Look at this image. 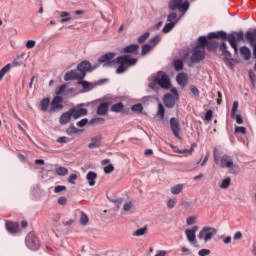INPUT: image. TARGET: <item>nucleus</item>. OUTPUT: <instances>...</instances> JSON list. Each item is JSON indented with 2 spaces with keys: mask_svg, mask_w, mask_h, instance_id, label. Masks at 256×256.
<instances>
[{
  "mask_svg": "<svg viewBox=\"0 0 256 256\" xmlns=\"http://www.w3.org/2000/svg\"><path fill=\"white\" fill-rule=\"evenodd\" d=\"M98 63H103V67H115L116 65H119L116 69V73L121 75L125 73L129 67L136 65L137 60L129 55H122L115 59V53L108 52L98 58Z\"/></svg>",
  "mask_w": 256,
  "mask_h": 256,
  "instance_id": "1",
  "label": "nucleus"
},
{
  "mask_svg": "<svg viewBox=\"0 0 256 256\" xmlns=\"http://www.w3.org/2000/svg\"><path fill=\"white\" fill-rule=\"evenodd\" d=\"M217 39H227V41L230 44V47L234 50V53H237L239 51L237 43L243 41L245 39V34L243 31L240 32H232L230 34H227L225 31H218L216 32Z\"/></svg>",
  "mask_w": 256,
  "mask_h": 256,
  "instance_id": "2",
  "label": "nucleus"
},
{
  "mask_svg": "<svg viewBox=\"0 0 256 256\" xmlns=\"http://www.w3.org/2000/svg\"><path fill=\"white\" fill-rule=\"evenodd\" d=\"M171 93H167L163 97V103L167 109H173L177 101H179V92L177 88H171Z\"/></svg>",
  "mask_w": 256,
  "mask_h": 256,
  "instance_id": "3",
  "label": "nucleus"
},
{
  "mask_svg": "<svg viewBox=\"0 0 256 256\" xmlns=\"http://www.w3.org/2000/svg\"><path fill=\"white\" fill-rule=\"evenodd\" d=\"M168 7L170 11H177L178 9V11L182 13L183 17V15H185L187 11H189V2L185 1L183 3V0H171L168 4Z\"/></svg>",
  "mask_w": 256,
  "mask_h": 256,
  "instance_id": "4",
  "label": "nucleus"
},
{
  "mask_svg": "<svg viewBox=\"0 0 256 256\" xmlns=\"http://www.w3.org/2000/svg\"><path fill=\"white\" fill-rule=\"evenodd\" d=\"M220 167L222 169H230L231 173H239V165L233 163V158L227 154L220 159Z\"/></svg>",
  "mask_w": 256,
  "mask_h": 256,
  "instance_id": "5",
  "label": "nucleus"
},
{
  "mask_svg": "<svg viewBox=\"0 0 256 256\" xmlns=\"http://www.w3.org/2000/svg\"><path fill=\"white\" fill-rule=\"evenodd\" d=\"M215 235H217V229L205 226L199 232L198 239H200V241H204V243H209V241H211Z\"/></svg>",
  "mask_w": 256,
  "mask_h": 256,
  "instance_id": "6",
  "label": "nucleus"
},
{
  "mask_svg": "<svg viewBox=\"0 0 256 256\" xmlns=\"http://www.w3.org/2000/svg\"><path fill=\"white\" fill-rule=\"evenodd\" d=\"M219 50L222 52L223 61L227 67L233 69V62L231 61V52L227 50V43L222 42L219 46Z\"/></svg>",
  "mask_w": 256,
  "mask_h": 256,
  "instance_id": "7",
  "label": "nucleus"
},
{
  "mask_svg": "<svg viewBox=\"0 0 256 256\" xmlns=\"http://www.w3.org/2000/svg\"><path fill=\"white\" fill-rule=\"evenodd\" d=\"M156 81L162 89H169V87H171V80H169V76L164 72H158L156 75Z\"/></svg>",
  "mask_w": 256,
  "mask_h": 256,
  "instance_id": "8",
  "label": "nucleus"
},
{
  "mask_svg": "<svg viewBox=\"0 0 256 256\" xmlns=\"http://www.w3.org/2000/svg\"><path fill=\"white\" fill-rule=\"evenodd\" d=\"M203 59H205V49L201 48V46L195 47L190 57L191 63H200Z\"/></svg>",
  "mask_w": 256,
  "mask_h": 256,
  "instance_id": "9",
  "label": "nucleus"
},
{
  "mask_svg": "<svg viewBox=\"0 0 256 256\" xmlns=\"http://www.w3.org/2000/svg\"><path fill=\"white\" fill-rule=\"evenodd\" d=\"M26 246L28 247V249H31L32 251L39 250V238H37V236H35L34 234H28L26 236Z\"/></svg>",
  "mask_w": 256,
  "mask_h": 256,
  "instance_id": "10",
  "label": "nucleus"
},
{
  "mask_svg": "<svg viewBox=\"0 0 256 256\" xmlns=\"http://www.w3.org/2000/svg\"><path fill=\"white\" fill-rule=\"evenodd\" d=\"M170 129L173 133V135L177 139H181L180 133H181V124L179 123V119L172 117L170 119Z\"/></svg>",
  "mask_w": 256,
  "mask_h": 256,
  "instance_id": "11",
  "label": "nucleus"
},
{
  "mask_svg": "<svg viewBox=\"0 0 256 256\" xmlns=\"http://www.w3.org/2000/svg\"><path fill=\"white\" fill-rule=\"evenodd\" d=\"M199 231V226H193L192 229H186L185 235L189 243H197L196 233Z\"/></svg>",
  "mask_w": 256,
  "mask_h": 256,
  "instance_id": "12",
  "label": "nucleus"
},
{
  "mask_svg": "<svg viewBox=\"0 0 256 256\" xmlns=\"http://www.w3.org/2000/svg\"><path fill=\"white\" fill-rule=\"evenodd\" d=\"M63 98L61 96H55L51 102L50 113L54 111H61L63 109Z\"/></svg>",
  "mask_w": 256,
  "mask_h": 256,
  "instance_id": "13",
  "label": "nucleus"
},
{
  "mask_svg": "<svg viewBox=\"0 0 256 256\" xmlns=\"http://www.w3.org/2000/svg\"><path fill=\"white\" fill-rule=\"evenodd\" d=\"M246 39L253 47V58L256 59V30L254 32L248 31L245 34Z\"/></svg>",
  "mask_w": 256,
  "mask_h": 256,
  "instance_id": "14",
  "label": "nucleus"
},
{
  "mask_svg": "<svg viewBox=\"0 0 256 256\" xmlns=\"http://www.w3.org/2000/svg\"><path fill=\"white\" fill-rule=\"evenodd\" d=\"M73 91H75L73 88H69L68 84H62L61 86L57 87L55 89V93L56 95H71V93H73Z\"/></svg>",
  "mask_w": 256,
  "mask_h": 256,
  "instance_id": "15",
  "label": "nucleus"
},
{
  "mask_svg": "<svg viewBox=\"0 0 256 256\" xmlns=\"http://www.w3.org/2000/svg\"><path fill=\"white\" fill-rule=\"evenodd\" d=\"M78 71H80V75L82 77V79H84L87 71H92L93 69H91V63H89V61H83L80 64H78L77 66Z\"/></svg>",
  "mask_w": 256,
  "mask_h": 256,
  "instance_id": "16",
  "label": "nucleus"
},
{
  "mask_svg": "<svg viewBox=\"0 0 256 256\" xmlns=\"http://www.w3.org/2000/svg\"><path fill=\"white\" fill-rule=\"evenodd\" d=\"M198 41L200 43V49H205V47H207V49L211 50L216 47L215 43L209 42L207 40V37H205V36H200Z\"/></svg>",
  "mask_w": 256,
  "mask_h": 256,
  "instance_id": "17",
  "label": "nucleus"
},
{
  "mask_svg": "<svg viewBox=\"0 0 256 256\" xmlns=\"http://www.w3.org/2000/svg\"><path fill=\"white\" fill-rule=\"evenodd\" d=\"M6 229L11 235H15L19 231V224L16 222L6 221Z\"/></svg>",
  "mask_w": 256,
  "mask_h": 256,
  "instance_id": "18",
  "label": "nucleus"
},
{
  "mask_svg": "<svg viewBox=\"0 0 256 256\" xmlns=\"http://www.w3.org/2000/svg\"><path fill=\"white\" fill-rule=\"evenodd\" d=\"M73 79H83L81 74L75 70L67 72L64 76V81H73Z\"/></svg>",
  "mask_w": 256,
  "mask_h": 256,
  "instance_id": "19",
  "label": "nucleus"
},
{
  "mask_svg": "<svg viewBox=\"0 0 256 256\" xmlns=\"http://www.w3.org/2000/svg\"><path fill=\"white\" fill-rule=\"evenodd\" d=\"M176 81L178 85H181V87H185L189 81V78L187 77V74H185V72H181L176 76Z\"/></svg>",
  "mask_w": 256,
  "mask_h": 256,
  "instance_id": "20",
  "label": "nucleus"
},
{
  "mask_svg": "<svg viewBox=\"0 0 256 256\" xmlns=\"http://www.w3.org/2000/svg\"><path fill=\"white\" fill-rule=\"evenodd\" d=\"M70 112L72 113V117L74 119H79V117H85V115H87L86 108L73 109Z\"/></svg>",
  "mask_w": 256,
  "mask_h": 256,
  "instance_id": "21",
  "label": "nucleus"
},
{
  "mask_svg": "<svg viewBox=\"0 0 256 256\" xmlns=\"http://www.w3.org/2000/svg\"><path fill=\"white\" fill-rule=\"evenodd\" d=\"M240 55H242L244 61H249L251 59V50L247 46H242L240 47Z\"/></svg>",
  "mask_w": 256,
  "mask_h": 256,
  "instance_id": "22",
  "label": "nucleus"
},
{
  "mask_svg": "<svg viewBox=\"0 0 256 256\" xmlns=\"http://www.w3.org/2000/svg\"><path fill=\"white\" fill-rule=\"evenodd\" d=\"M108 111H109V102H102L97 108L98 115H106Z\"/></svg>",
  "mask_w": 256,
  "mask_h": 256,
  "instance_id": "23",
  "label": "nucleus"
},
{
  "mask_svg": "<svg viewBox=\"0 0 256 256\" xmlns=\"http://www.w3.org/2000/svg\"><path fill=\"white\" fill-rule=\"evenodd\" d=\"M71 117H73V114L71 111L63 113L60 117V125H67V123L71 121Z\"/></svg>",
  "mask_w": 256,
  "mask_h": 256,
  "instance_id": "24",
  "label": "nucleus"
},
{
  "mask_svg": "<svg viewBox=\"0 0 256 256\" xmlns=\"http://www.w3.org/2000/svg\"><path fill=\"white\" fill-rule=\"evenodd\" d=\"M88 147L89 149H97V147H101V136L93 137Z\"/></svg>",
  "mask_w": 256,
  "mask_h": 256,
  "instance_id": "25",
  "label": "nucleus"
},
{
  "mask_svg": "<svg viewBox=\"0 0 256 256\" xmlns=\"http://www.w3.org/2000/svg\"><path fill=\"white\" fill-rule=\"evenodd\" d=\"M86 179L90 187H93V185H95V179H97V173L93 171L88 172L86 175Z\"/></svg>",
  "mask_w": 256,
  "mask_h": 256,
  "instance_id": "26",
  "label": "nucleus"
},
{
  "mask_svg": "<svg viewBox=\"0 0 256 256\" xmlns=\"http://www.w3.org/2000/svg\"><path fill=\"white\" fill-rule=\"evenodd\" d=\"M167 21L168 23H175L176 25V23H179V21H181V16L177 17V13L172 12L168 15Z\"/></svg>",
  "mask_w": 256,
  "mask_h": 256,
  "instance_id": "27",
  "label": "nucleus"
},
{
  "mask_svg": "<svg viewBox=\"0 0 256 256\" xmlns=\"http://www.w3.org/2000/svg\"><path fill=\"white\" fill-rule=\"evenodd\" d=\"M137 49H139V45L131 44V45L123 48L122 53H135V51H137Z\"/></svg>",
  "mask_w": 256,
  "mask_h": 256,
  "instance_id": "28",
  "label": "nucleus"
},
{
  "mask_svg": "<svg viewBox=\"0 0 256 256\" xmlns=\"http://www.w3.org/2000/svg\"><path fill=\"white\" fill-rule=\"evenodd\" d=\"M183 187H184L183 184H177L171 187L170 192L172 193V195H179V193L183 191Z\"/></svg>",
  "mask_w": 256,
  "mask_h": 256,
  "instance_id": "29",
  "label": "nucleus"
},
{
  "mask_svg": "<svg viewBox=\"0 0 256 256\" xmlns=\"http://www.w3.org/2000/svg\"><path fill=\"white\" fill-rule=\"evenodd\" d=\"M49 103H51V100H49V98L42 99L40 102V110H42L43 112L47 111V109H49Z\"/></svg>",
  "mask_w": 256,
  "mask_h": 256,
  "instance_id": "30",
  "label": "nucleus"
},
{
  "mask_svg": "<svg viewBox=\"0 0 256 256\" xmlns=\"http://www.w3.org/2000/svg\"><path fill=\"white\" fill-rule=\"evenodd\" d=\"M11 71V64L5 65L1 70H0V81H3V77L7 75Z\"/></svg>",
  "mask_w": 256,
  "mask_h": 256,
  "instance_id": "31",
  "label": "nucleus"
},
{
  "mask_svg": "<svg viewBox=\"0 0 256 256\" xmlns=\"http://www.w3.org/2000/svg\"><path fill=\"white\" fill-rule=\"evenodd\" d=\"M151 47H155L161 43V35L157 34L149 40Z\"/></svg>",
  "mask_w": 256,
  "mask_h": 256,
  "instance_id": "32",
  "label": "nucleus"
},
{
  "mask_svg": "<svg viewBox=\"0 0 256 256\" xmlns=\"http://www.w3.org/2000/svg\"><path fill=\"white\" fill-rule=\"evenodd\" d=\"M111 111H112L113 113H121V111H123V103L118 102V103H116V104H113V105L111 106Z\"/></svg>",
  "mask_w": 256,
  "mask_h": 256,
  "instance_id": "33",
  "label": "nucleus"
},
{
  "mask_svg": "<svg viewBox=\"0 0 256 256\" xmlns=\"http://www.w3.org/2000/svg\"><path fill=\"white\" fill-rule=\"evenodd\" d=\"M55 171H56V174L59 175V177H65V175L69 173V170L63 166L56 168Z\"/></svg>",
  "mask_w": 256,
  "mask_h": 256,
  "instance_id": "34",
  "label": "nucleus"
},
{
  "mask_svg": "<svg viewBox=\"0 0 256 256\" xmlns=\"http://www.w3.org/2000/svg\"><path fill=\"white\" fill-rule=\"evenodd\" d=\"M175 71H183V60L177 59L173 62Z\"/></svg>",
  "mask_w": 256,
  "mask_h": 256,
  "instance_id": "35",
  "label": "nucleus"
},
{
  "mask_svg": "<svg viewBox=\"0 0 256 256\" xmlns=\"http://www.w3.org/2000/svg\"><path fill=\"white\" fill-rule=\"evenodd\" d=\"M157 117H159V119H165V108L161 103L158 104Z\"/></svg>",
  "mask_w": 256,
  "mask_h": 256,
  "instance_id": "36",
  "label": "nucleus"
},
{
  "mask_svg": "<svg viewBox=\"0 0 256 256\" xmlns=\"http://www.w3.org/2000/svg\"><path fill=\"white\" fill-rule=\"evenodd\" d=\"M145 233H147V226L142 227L140 229H137L134 233L133 236L134 237H143V235H145Z\"/></svg>",
  "mask_w": 256,
  "mask_h": 256,
  "instance_id": "37",
  "label": "nucleus"
},
{
  "mask_svg": "<svg viewBox=\"0 0 256 256\" xmlns=\"http://www.w3.org/2000/svg\"><path fill=\"white\" fill-rule=\"evenodd\" d=\"M80 223L81 225L84 226L87 225V223H89V217L83 211L80 212Z\"/></svg>",
  "mask_w": 256,
  "mask_h": 256,
  "instance_id": "38",
  "label": "nucleus"
},
{
  "mask_svg": "<svg viewBox=\"0 0 256 256\" xmlns=\"http://www.w3.org/2000/svg\"><path fill=\"white\" fill-rule=\"evenodd\" d=\"M134 209H135V205L131 201L126 202L123 206V211H126V212L133 211Z\"/></svg>",
  "mask_w": 256,
  "mask_h": 256,
  "instance_id": "39",
  "label": "nucleus"
},
{
  "mask_svg": "<svg viewBox=\"0 0 256 256\" xmlns=\"http://www.w3.org/2000/svg\"><path fill=\"white\" fill-rule=\"evenodd\" d=\"M152 79V82L149 83V87L150 89H153L154 91L157 89V87L159 86V83H157V77L156 76H152L150 78V80Z\"/></svg>",
  "mask_w": 256,
  "mask_h": 256,
  "instance_id": "40",
  "label": "nucleus"
},
{
  "mask_svg": "<svg viewBox=\"0 0 256 256\" xmlns=\"http://www.w3.org/2000/svg\"><path fill=\"white\" fill-rule=\"evenodd\" d=\"M175 22H169L167 24H165L164 28H163V33H169V31H171L173 29V27H175Z\"/></svg>",
  "mask_w": 256,
  "mask_h": 256,
  "instance_id": "41",
  "label": "nucleus"
},
{
  "mask_svg": "<svg viewBox=\"0 0 256 256\" xmlns=\"http://www.w3.org/2000/svg\"><path fill=\"white\" fill-rule=\"evenodd\" d=\"M237 109H239V102L235 101V102H233L232 111H231L232 119H235V115L237 113Z\"/></svg>",
  "mask_w": 256,
  "mask_h": 256,
  "instance_id": "42",
  "label": "nucleus"
},
{
  "mask_svg": "<svg viewBox=\"0 0 256 256\" xmlns=\"http://www.w3.org/2000/svg\"><path fill=\"white\" fill-rule=\"evenodd\" d=\"M229 185H231V178H226L222 181L220 187L221 189H228Z\"/></svg>",
  "mask_w": 256,
  "mask_h": 256,
  "instance_id": "43",
  "label": "nucleus"
},
{
  "mask_svg": "<svg viewBox=\"0 0 256 256\" xmlns=\"http://www.w3.org/2000/svg\"><path fill=\"white\" fill-rule=\"evenodd\" d=\"M177 205V198H170L167 202L168 209H173Z\"/></svg>",
  "mask_w": 256,
  "mask_h": 256,
  "instance_id": "44",
  "label": "nucleus"
},
{
  "mask_svg": "<svg viewBox=\"0 0 256 256\" xmlns=\"http://www.w3.org/2000/svg\"><path fill=\"white\" fill-rule=\"evenodd\" d=\"M66 132L68 133V135H75V133H79V130L74 125H70Z\"/></svg>",
  "mask_w": 256,
  "mask_h": 256,
  "instance_id": "45",
  "label": "nucleus"
},
{
  "mask_svg": "<svg viewBox=\"0 0 256 256\" xmlns=\"http://www.w3.org/2000/svg\"><path fill=\"white\" fill-rule=\"evenodd\" d=\"M171 149L174 153H180L181 155L187 153V149H179V147L171 145Z\"/></svg>",
  "mask_w": 256,
  "mask_h": 256,
  "instance_id": "46",
  "label": "nucleus"
},
{
  "mask_svg": "<svg viewBox=\"0 0 256 256\" xmlns=\"http://www.w3.org/2000/svg\"><path fill=\"white\" fill-rule=\"evenodd\" d=\"M235 133H240L241 135H245L247 133V128L243 126H236Z\"/></svg>",
  "mask_w": 256,
  "mask_h": 256,
  "instance_id": "47",
  "label": "nucleus"
},
{
  "mask_svg": "<svg viewBox=\"0 0 256 256\" xmlns=\"http://www.w3.org/2000/svg\"><path fill=\"white\" fill-rule=\"evenodd\" d=\"M149 32H146L144 34H142L139 38H138V43H145V41H147V39H149Z\"/></svg>",
  "mask_w": 256,
  "mask_h": 256,
  "instance_id": "48",
  "label": "nucleus"
},
{
  "mask_svg": "<svg viewBox=\"0 0 256 256\" xmlns=\"http://www.w3.org/2000/svg\"><path fill=\"white\" fill-rule=\"evenodd\" d=\"M113 171H115V167L113 166V164L104 167V173H106V175H109V173H113Z\"/></svg>",
  "mask_w": 256,
  "mask_h": 256,
  "instance_id": "49",
  "label": "nucleus"
},
{
  "mask_svg": "<svg viewBox=\"0 0 256 256\" xmlns=\"http://www.w3.org/2000/svg\"><path fill=\"white\" fill-rule=\"evenodd\" d=\"M151 51V45L145 44L142 46V55H147Z\"/></svg>",
  "mask_w": 256,
  "mask_h": 256,
  "instance_id": "50",
  "label": "nucleus"
},
{
  "mask_svg": "<svg viewBox=\"0 0 256 256\" xmlns=\"http://www.w3.org/2000/svg\"><path fill=\"white\" fill-rule=\"evenodd\" d=\"M132 111H136L138 113H141L143 111V105L142 104H135L132 106Z\"/></svg>",
  "mask_w": 256,
  "mask_h": 256,
  "instance_id": "51",
  "label": "nucleus"
},
{
  "mask_svg": "<svg viewBox=\"0 0 256 256\" xmlns=\"http://www.w3.org/2000/svg\"><path fill=\"white\" fill-rule=\"evenodd\" d=\"M190 91L192 94H194L195 97H199V88L198 87L191 85Z\"/></svg>",
  "mask_w": 256,
  "mask_h": 256,
  "instance_id": "52",
  "label": "nucleus"
},
{
  "mask_svg": "<svg viewBox=\"0 0 256 256\" xmlns=\"http://www.w3.org/2000/svg\"><path fill=\"white\" fill-rule=\"evenodd\" d=\"M199 256H207V255H211V250L209 249H201L198 252Z\"/></svg>",
  "mask_w": 256,
  "mask_h": 256,
  "instance_id": "53",
  "label": "nucleus"
},
{
  "mask_svg": "<svg viewBox=\"0 0 256 256\" xmlns=\"http://www.w3.org/2000/svg\"><path fill=\"white\" fill-rule=\"evenodd\" d=\"M89 123L87 118H84L76 123L77 127H85L86 124Z\"/></svg>",
  "mask_w": 256,
  "mask_h": 256,
  "instance_id": "54",
  "label": "nucleus"
},
{
  "mask_svg": "<svg viewBox=\"0 0 256 256\" xmlns=\"http://www.w3.org/2000/svg\"><path fill=\"white\" fill-rule=\"evenodd\" d=\"M197 217L195 216H190L186 219V223L187 225H195V221H196Z\"/></svg>",
  "mask_w": 256,
  "mask_h": 256,
  "instance_id": "55",
  "label": "nucleus"
},
{
  "mask_svg": "<svg viewBox=\"0 0 256 256\" xmlns=\"http://www.w3.org/2000/svg\"><path fill=\"white\" fill-rule=\"evenodd\" d=\"M75 181H77V174H71L68 178V183L75 185Z\"/></svg>",
  "mask_w": 256,
  "mask_h": 256,
  "instance_id": "56",
  "label": "nucleus"
},
{
  "mask_svg": "<svg viewBox=\"0 0 256 256\" xmlns=\"http://www.w3.org/2000/svg\"><path fill=\"white\" fill-rule=\"evenodd\" d=\"M233 119L236 120V123H237L238 125H243V117H241L240 114H235V116H234Z\"/></svg>",
  "mask_w": 256,
  "mask_h": 256,
  "instance_id": "57",
  "label": "nucleus"
},
{
  "mask_svg": "<svg viewBox=\"0 0 256 256\" xmlns=\"http://www.w3.org/2000/svg\"><path fill=\"white\" fill-rule=\"evenodd\" d=\"M35 40H28L26 42V49H33V47H35Z\"/></svg>",
  "mask_w": 256,
  "mask_h": 256,
  "instance_id": "58",
  "label": "nucleus"
},
{
  "mask_svg": "<svg viewBox=\"0 0 256 256\" xmlns=\"http://www.w3.org/2000/svg\"><path fill=\"white\" fill-rule=\"evenodd\" d=\"M67 187L58 185L54 188V193H61V191H65Z\"/></svg>",
  "mask_w": 256,
  "mask_h": 256,
  "instance_id": "59",
  "label": "nucleus"
},
{
  "mask_svg": "<svg viewBox=\"0 0 256 256\" xmlns=\"http://www.w3.org/2000/svg\"><path fill=\"white\" fill-rule=\"evenodd\" d=\"M211 119H213V111L208 110L205 114V120L206 121H211Z\"/></svg>",
  "mask_w": 256,
  "mask_h": 256,
  "instance_id": "60",
  "label": "nucleus"
},
{
  "mask_svg": "<svg viewBox=\"0 0 256 256\" xmlns=\"http://www.w3.org/2000/svg\"><path fill=\"white\" fill-rule=\"evenodd\" d=\"M57 143H69V138L62 136L57 139Z\"/></svg>",
  "mask_w": 256,
  "mask_h": 256,
  "instance_id": "61",
  "label": "nucleus"
},
{
  "mask_svg": "<svg viewBox=\"0 0 256 256\" xmlns=\"http://www.w3.org/2000/svg\"><path fill=\"white\" fill-rule=\"evenodd\" d=\"M181 206L184 207L185 209H188V207H191V202L186 201V200H182L181 201Z\"/></svg>",
  "mask_w": 256,
  "mask_h": 256,
  "instance_id": "62",
  "label": "nucleus"
},
{
  "mask_svg": "<svg viewBox=\"0 0 256 256\" xmlns=\"http://www.w3.org/2000/svg\"><path fill=\"white\" fill-rule=\"evenodd\" d=\"M249 77H250V81H251L252 85H255L256 75L252 71H250Z\"/></svg>",
  "mask_w": 256,
  "mask_h": 256,
  "instance_id": "63",
  "label": "nucleus"
},
{
  "mask_svg": "<svg viewBox=\"0 0 256 256\" xmlns=\"http://www.w3.org/2000/svg\"><path fill=\"white\" fill-rule=\"evenodd\" d=\"M58 204L59 205H67V199L65 197H60L58 199Z\"/></svg>",
  "mask_w": 256,
  "mask_h": 256,
  "instance_id": "64",
  "label": "nucleus"
}]
</instances>
